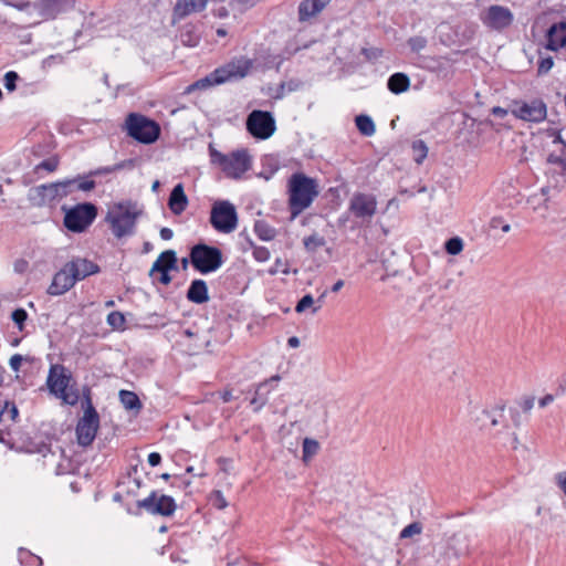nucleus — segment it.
Returning <instances> with one entry per match:
<instances>
[{"label":"nucleus","mask_w":566,"mask_h":566,"mask_svg":"<svg viewBox=\"0 0 566 566\" xmlns=\"http://www.w3.org/2000/svg\"><path fill=\"white\" fill-rule=\"evenodd\" d=\"M553 146L554 148L548 151L546 158L549 167L547 174L552 176L551 178H554L555 175L560 176L562 181L556 179L553 184L549 180L547 186L542 187L538 192L527 198L530 208L543 219L548 218L549 210L556 203L558 193L566 180V144H553Z\"/></svg>","instance_id":"nucleus-1"},{"label":"nucleus","mask_w":566,"mask_h":566,"mask_svg":"<svg viewBox=\"0 0 566 566\" xmlns=\"http://www.w3.org/2000/svg\"><path fill=\"white\" fill-rule=\"evenodd\" d=\"M289 206L292 217L295 218L307 209L319 195V185L316 179L303 172L293 174L287 182Z\"/></svg>","instance_id":"nucleus-2"},{"label":"nucleus","mask_w":566,"mask_h":566,"mask_svg":"<svg viewBox=\"0 0 566 566\" xmlns=\"http://www.w3.org/2000/svg\"><path fill=\"white\" fill-rule=\"evenodd\" d=\"M139 214L140 211L136 203L132 201L117 202L108 207L106 221L109 223L113 234L120 239L134 234Z\"/></svg>","instance_id":"nucleus-3"},{"label":"nucleus","mask_w":566,"mask_h":566,"mask_svg":"<svg viewBox=\"0 0 566 566\" xmlns=\"http://www.w3.org/2000/svg\"><path fill=\"white\" fill-rule=\"evenodd\" d=\"M75 179H65L32 187L28 192V198L33 206L51 205L71 195L75 190Z\"/></svg>","instance_id":"nucleus-4"},{"label":"nucleus","mask_w":566,"mask_h":566,"mask_svg":"<svg viewBox=\"0 0 566 566\" xmlns=\"http://www.w3.org/2000/svg\"><path fill=\"white\" fill-rule=\"evenodd\" d=\"M71 375L63 365H52L48 376V387L65 405L74 406L80 399L78 390L70 386Z\"/></svg>","instance_id":"nucleus-5"},{"label":"nucleus","mask_w":566,"mask_h":566,"mask_svg":"<svg viewBox=\"0 0 566 566\" xmlns=\"http://www.w3.org/2000/svg\"><path fill=\"white\" fill-rule=\"evenodd\" d=\"M251 69V61L244 57L234 60L227 65L217 69L202 80L196 82L192 88H205L211 85L221 84L230 80L244 77Z\"/></svg>","instance_id":"nucleus-6"},{"label":"nucleus","mask_w":566,"mask_h":566,"mask_svg":"<svg viewBox=\"0 0 566 566\" xmlns=\"http://www.w3.org/2000/svg\"><path fill=\"white\" fill-rule=\"evenodd\" d=\"M210 156L212 163L218 164L230 178L238 179L251 168V156L247 149L223 155L210 147Z\"/></svg>","instance_id":"nucleus-7"},{"label":"nucleus","mask_w":566,"mask_h":566,"mask_svg":"<svg viewBox=\"0 0 566 566\" xmlns=\"http://www.w3.org/2000/svg\"><path fill=\"white\" fill-rule=\"evenodd\" d=\"M125 129L137 142H156L160 135L158 123L137 113H130L126 117Z\"/></svg>","instance_id":"nucleus-8"},{"label":"nucleus","mask_w":566,"mask_h":566,"mask_svg":"<svg viewBox=\"0 0 566 566\" xmlns=\"http://www.w3.org/2000/svg\"><path fill=\"white\" fill-rule=\"evenodd\" d=\"M85 405L84 415L76 426L77 442L82 447L92 444L99 427L98 413L93 407L88 395L85 397Z\"/></svg>","instance_id":"nucleus-9"},{"label":"nucleus","mask_w":566,"mask_h":566,"mask_svg":"<svg viewBox=\"0 0 566 566\" xmlns=\"http://www.w3.org/2000/svg\"><path fill=\"white\" fill-rule=\"evenodd\" d=\"M210 222L219 232H233L238 226V213L235 207L227 200L216 201L211 209Z\"/></svg>","instance_id":"nucleus-10"},{"label":"nucleus","mask_w":566,"mask_h":566,"mask_svg":"<svg viewBox=\"0 0 566 566\" xmlns=\"http://www.w3.org/2000/svg\"><path fill=\"white\" fill-rule=\"evenodd\" d=\"M191 263L201 273L217 271L222 265V253L219 249L206 244H198L191 249Z\"/></svg>","instance_id":"nucleus-11"},{"label":"nucleus","mask_w":566,"mask_h":566,"mask_svg":"<svg viewBox=\"0 0 566 566\" xmlns=\"http://www.w3.org/2000/svg\"><path fill=\"white\" fill-rule=\"evenodd\" d=\"M96 213V207L92 203L77 205L66 210L64 226L73 232H82L94 221Z\"/></svg>","instance_id":"nucleus-12"},{"label":"nucleus","mask_w":566,"mask_h":566,"mask_svg":"<svg viewBox=\"0 0 566 566\" xmlns=\"http://www.w3.org/2000/svg\"><path fill=\"white\" fill-rule=\"evenodd\" d=\"M348 211L361 223H369L377 211V200L369 193H355L349 200Z\"/></svg>","instance_id":"nucleus-13"},{"label":"nucleus","mask_w":566,"mask_h":566,"mask_svg":"<svg viewBox=\"0 0 566 566\" xmlns=\"http://www.w3.org/2000/svg\"><path fill=\"white\" fill-rule=\"evenodd\" d=\"M249 132L256 138H269L274 129L275 123L272 115L268 112L254 111L247 120Z\"/></svg>","instance_id":"nucleus-14"},{"label":"nucleus","mask_w":566,"mask_h":566,"mask_svg":"<svg viewBox=\"0 0 566 566\" xmlns=\"http://www.w3.org/2000/svg\"><path fill=\"white\" fill-rule=\"evenodd\" d=\"M138 506L145 509L151 514H158L163 516H170L176 511V503L171 496H157L156 492H153L149 496L139 501Z\"/></svg>","instance_id":"nucleus-15"},{"label":"nucleus","mask_w":566,"mask_h":566,"mask_svg":"<svg viewBox=\"0 0 566 566\" xmlns=\"http://www.w3.org/2000/svg\"><path fill=\"white\" fill-rule=\"evenodd\" d=\"M481 20L488 28L502 30L512 23L513 14L505 7L491 6L481 13Z\"/></svg>","instance_id":"nucleus-16"},{"label":"nucleus","mask_w":566,"mask_h":566,"mask_svg":"<svg viewBox=\"0 0 566 566\" xmlns=\"http://www.w3.org/2000/svg\"><path fill=\"white\" fill-rule=\"evenodd\" d=\"M546 116V106L543 102L535 101L531 104H518L514 103L512 105V118L524 119L531 122H538L544 119Z\"/></svg>","instance_id":"nucleus-17"},{"label":"nucleus","mask_w":566,"mask_h":566,"mask_svg":"<svg viewBox=\"0 0 566 566\" xmlns=\"http://www.w3.org/2000/svg\"><path fill=\"white\" fill-rule=\"evenodd\" d=\"M177 263L176 253L172 250L164 251L159 254L157 260L154 262L149 275L155 276L156 273H159L160 276L158 281L164 284L168 285L171 282V277L169 275V270L175 269Z\"/></svg>","instance_id":"nucleus-18"},{"label":"nucleus","mask_w":566,"mask_h":566,"mask_svg":"<svg viewBox=\"0 0 566 566\" xmlns=\"http://www.w3.org/2000/svg\"><path fill=\"white\" fill-rule=\"evenodd\" d=\"M77 281L73 277L71 271H67V264L54 274L52 283L48 289V293L53 296L62 295L70 291Z\"/></svg>","instance_id":"nucleus-19"},{"label":"nucleus","mask_w":566,"mask_h":566,"mask_svg":"<svg viewBox=\"0 0 566 566\" xmlns=\"http://www.w3.org/2000/svg\"><path fill=\"white\" fill-rule=\"evenodd\" d=\"M66 264L67 271L72 272L76 281H82L99 272V266L85 258H73Z\"/></svg>","instance_id":"nucleus-20"},{"label":"nucleus","mask_w":566,"mask_h":566,"mask_svg":"<svg viewBox=\"0 0 566 566\" xmlns=\"http://www.w3.org/2000/svg\"><path fill=\"white\" fill-rule=\"evenodd\" d=\"M547 44L546 48L551 51H557L566 46V22H558L553 24L547 30Z\"/></svg>","instance_id":"nucleus-21"},{"label":"nucleus","mask_w":566,"mask_h":566,"mask_svg":"<svg viewBox=\"0 0 566 566\" xmlns=\"http://www.w3.org/2000/svg\"><path fill=\"white\" fill-rule=\"evenodd\" d=\"M331 0H302L298 6V20L306 22L315 18Z\"/></svg>","instance_id":"nucleus-22"},{"label":"nucleus","mask_w":566,"mask_h":566,"mask_svg":"<svg viewBox=\"0 0 566 566\" xmlns=\"http://www.w3.org/2000/svg\"><path fill=\"white\" fill-rule=\"evenodd\" d=\"M168 206L172 213L175 214H180L186 210L188 206V198L184 191V186L181 184L176 185L175 188L172 189L169 197Z\"/></svg>","instance_id":"nucleus-23"},{"label":"nucleus","mask_w":566,"mask_h":566,"mask_svg":"<svg viewBox=\"0 0 566 566\" xmlns=\"http://www.w3.org/2000/svg\"><path fill=\"white\" fill-rule=\"evenodd\" d=\"M187 297L196 304H202L209 300L208 287L203 280H195L191 282Z\"/></svg>","instance_id":"nucleus-24"},{"label":"nucleus","mask_w":566,"mask_h":566,"mask_svg":"<svg viewBox=\"0 0 566 566\" xmlns=\"http://www.w3.org/2000/svg\"><path fill=\"white\" fill-rule=\"evenodd\" d=\"M208 0H180L175 7V13L184 18L193 12L202 11L207 6Z\"/></svg>","instance_id":"nucleus-25"},{"label":"nucleus","mask_w":566,"mask_h":566,"mask_svg":"<svg viewBox=\"0 0 566 566\" xmlns=\"http://www.w3.org/2000/svg\"><path fill=\"white\" fill-rule=\"evenodd\" d=\"M410 81L405 73H395L388 80V88L395 94L408 91Z\"/></svg>","instance_id":"nucleus-26"},{"label":"nucleus","mask_w":566,"mask_h":566,"mask_svg":"<svg viewBox=\"0 0 566 566\" xmlns=\"http://www.w3.org/2000/svg\"><path fill=\"white\" fill-rule=\"evenodd\" d=\"M494 119L491 120L492 125L497 126H510L511 122L514 120L512 118V107L503 108V107H493L491 111Z\"/></svg>","instance_id":"nucleus-27"},{"label":"nucleus","mask_w":566,"mask_h":566,"mask_svg":"<svg viewBox=\"0 0 566 566\" xmlns=\"http://www.w3.org/2000/svg\"><path fill=\"white\" fill-rule=\"evenodd\" d=\"M119 399H120V402L123 403V406L125 407V409H127V410L138 411L142 409L140 400H139L138 396L133 391L120 390Z\"/></svg>","instance_id":"nucleus-28"},{"label":"nucleus","mask_w":566,"mask_h":566,"mask_svg":"<svg viewBox=\"0 0 566 566\" xmlns=\"http://www.w3.org/2000/svg\"><path fill=\"white\" fill-rule=\"evenodd\" d=\"M256 235L263 241H271L275 238L276 231L264 221H256L254 224Z\"/></svg>","instance_id":"nucleus-29"},{"label":"nucleus","mask_w":566,"mask_h":566,"mask_svg":"<svg viewBox=\"0 0 566 566\" xmlns=\"http://www.w3.org/2000/svg\"><path fill=\"white\" fill-rule=\"evenodd\" d=\"M60 165V158L56 155H53L44 160H42L40 164H38L34 167V174L39 175L42 170L46 171L48 174L54 172Z\"/></svg>","instance_id":"nucleus-30"},{"label":"nucleus","mask_w":566,"mask_h":566,"mask_svg":"<svg viewBox=\"0 0 566 566\" xmlns=\"http://www.w3.org/2000/svg\"><path fill=\"white\" fill-rule=\"evenodd\" d=\"M356 126L365 136H371L375 132V124L367 115H359L356 117Z\"/></svg>","instance_id":"nucleus-31"},{"label":"nucleus","mask_w":566,"mask_h":566,"mask_svg":"<svg viewBox=\"0 0 566 566\" xmlns=\"http://www.w3.org/2000/svg\"><path fill=\"white\" fill-rule=\"evenodd\" d=\"M304 247L307 252H316L319 248L324 247L326 241L323 237L314 233L310 237L304 238L303 240Z\"/></svg>","instance_id":"nucleus-32"},{"label":"nucleus","mask_w":566,"mask_h":566,"mask_svg":"<svg viewBox=\"0 0 566 566\" xmlns=\"http://www.w3.org/2000/svg\"><path fill=\"white\" fill-rule=\"evenodd\" d=\"M319 450V444L316 440L305 438L303 441V461L308 462Z\"/></svg>","instance_id":"nucleus-33"},{"label":"nucleus","mask_w":566,"mask_h":566,"mask_svg":"<svg viewBox=\"0 0 566 566\" xmlns=\"http://www.w3.org/2000/svg\"><path fill=\"white\" fill-rule=\"evenodd\" d=\"M107 323L114 329H124L126 319L123 313L115 311L107 315Z\"/></svg>","instance_id":"nucleus-34"},{"label":"nucleus","mask_w":566,"mask_h":566,"mask_svg":"<svg viewBox=\"0 0 566 566\" xmlns=\"http://www.w3.org/2000/svg\"><path fill=\"white\" fill-rule=\"evenodd\" d=\"M410 153L417 164H421L428 155L426 144H410Z\"/></svg>","instance_id":"nucleus-35"},{"label":"nucleus","mask_w":566,"mask_h":566,"mask_svg":"<svg viewBox=\"0 0 566 566\" xmlns=\"http://www.w3.org/2000/svg\"><path fill=\"white\" fill-rule=\"evenodd\" d=\"M266 385V381H263L258 385L255 390V396L251 399L250 403L254 406V410L259 411L268 401L266 396L261 394L262 388Z\"/></svg>","instance_id":"nucleus-36"},{"label":"nucleus","mask_w":566,"mask_h":566,"mask_svg":"<svg viewBox=\"0 0 566 566\" xmlns=\"http://www.w3.org/2000/svg\"><path fill=\"white\" fill-rule=\"evenodd\" d=\"M463 250V241L459 237L449 239L446 242V251L451 255H457Z\"/></svg>","instance_id":"nucleus-37"},{"label":"nucleus","mask_w":566,"mask_h":566,"mask_svg":"<svg viewBox=\"0 0 566 566\" xmlns=\"http://www.w3.org/2000/svg\"><path fill=\"white\" fill-rule=\"evenodd\" d=\"M422 531V527L420 525V523H411L409 525H407L400 533V537L401 538H408V537H411L413 535H418L420 534Z\"/></svg>","instance_id":"nucleus-38"},{"label":"nucleus","mask_w":566,"mask_h":566,"mask_svg":"<svg viewBox=\"0 0 566 566\" xmlns=\"http://www.w3.org/2000/svg\"><path fill=\"white\" fill-rule=\"evenodd\" d=\"M314 304V298L311 294L304 295L295 306V311L297 313H303L306 308L312 307Z\"/></svg>","instance_id":"nucleus-39"},{"label":"nucleus","mask_w":566,"mask_h":566,"mask_svg":"<svg viewBox=\"0 0 566 566\" xmlns=\"http://www.w3.org/2000/svg\"><path fill=\"white\" fill-rule=\"evenodd\" d=\"M408 44L412 51L420 52L421 50H423L426 48L427 40L423 36L418 35V36L410 38L408 41Z\"/></svg>","instance_id":"nucleus-40"},{"label":"nucleus","mask_w":566,"mask_h":566,"mask_svg":"<svg viewBox=\"0 0 566 566\" xmlns=\"http://www.w3.org/2000/svg\"><path fill=\"white\" fill-rule=\"evenodd\" d=\"M11 317L12 321L18 325L19 329L22 331L23 324L28 317L27 312L23 308H17L13 311Z\"/></svg>","instance_id":"nucleus-41"},{"label":"nucleus","mask_w":566,"mask_h":566,"mask_svg":"<svg viewBox=\"0 0 566 566\" xmlns=\"http://www.w3.org/2000/svg\"><path fill=\"white\" fill-rule=\"evenodd\" d=\"M252 253L259 262H265L270 259V251L265 247H254Z\"/></svg>","instance_id":"nucleus-42"},{"label":"nucleus","mask_w":566,"mask_h":566,"mask_svg":"<svg viewBox=\"0 0 566 566\" xmlns=\"http://www.w3.org/2000/svg\"><path fill=\"white\" fill-rule=\"evenodd\" d=\"M76 180L75 190L91 191L95 188V181L90 179L74 178Z\"/></svg>","instance_id":"nucleus-43"},{"label":"nucleus","mask_w":566,"mask_h":566,"mask_svg":"<svg viewBox=\"0 0 566 566\" xmlns=\"http://www.w3.org/2000/svg\"><path fill=\"white\" fill-rule=\"evenodd\" d=\"M211 501L213 506H216L219 510L226 509L228 506V503L220 491L213 492Z\"/></svg>","instance_id":"nucleus-44"},{"label":"nucleus","mask_w":566,"mask_h":566,"mask_svg":"<svg viewBox=\"0 0 566 566\" xmlns=\"http://www.w3.org/2000/svg\"><path fill=\"white\" fill-rule=\"evenodd\" d=\"M501 228L503 232L507 233L511 230V226L509 223H503V220L501 218H492L490 221V228L491 229H497Z\"/></svg>","instance_id":"nucleus-45"},{"label":"nucleus","mask_w":566,"mask_h":566,"mask_svg":"<svg viewBox=\"0 0 566 566\" xmlns=\"http://www.w3.org/2000/svg\"><path fill=\"white\" fill-rule=\"evenodd\" d=\"M18 80V74L15 72H8L4 75V85L9 91H13L15 88V81Z\"/></svg>","instance_id":"nucleus-46"},{"label":"nucleus","mask_w":566,"mask_h":566,"mask_svg":"<svg viewBox=\"0 0 566 566\" xmlns=\"http://www.w3.org/2000/svg\"><path fill=\"white\" fill-rule=\"evenodd\" d=\"M554 65V61L552 57L543 59L538 64V74L547 73Z\"/></svg>","instance_id":"nucleus-47"},{"label":"nucleus","mask_w":566,"mask_h":566,"mask_svg":"<svg viewBox=\"0 0 566 566\" xmlns=\"http://www.w3.org/2000/svg\"><path fill=\"white\" fill-rule=\"evenodd\" d=\"M23 359H24L23 356L20 354H15V355L11 356V358L9 360L10 368L13 371L18 373L20 370Z\"/></svg>","instance_id":"nucleus-48"},{"label":"nucleus","mask_w":566,"mask_h":566,"mask_svg":"<svg viewBox=\"0 0 566 566\" xmlns=\"http://www.w3.org/2000/svg\"><path fill=\"white\" fill-rule=\"evenodd\" d=\"M555 481H556L557 486L562 490V492L566 496V471L557 473L555 476Z\"/></svg>","instance_id":"nucleus-49"},{"label":"nucleus","mask_w":566,"mask_h":566,"mask_svg":"<svg viewBox=\"0 0 566 566\" xmlns=\"http://www.w3.org/2000/svg\"><path fill=\"white\" fill-rule=\"evenodd\" d=\"M534 397H526L524 398L520 405H521V408L524 412H528L532 410V408L534 407Z\"/></svg>","instance_id":"nucleus-50"},{"label":"nucleus","mask_w":566,"mask_h":566,"mask_svg":"<svg viewBox=\"0 0 566 566\" xmlns=\"http://www.w3.org/2000/svg\"><path fill=\"white\" fill-rule=\"evenodd\" d=\"M449 548L451 551H453V554H454L455 557H459V556L464 555V554H469V546L468 545H465L464 547H458L455 545H451L450 544Z\"/></svg>","instance_id":"nucleus-51"},{"label":"nucleus","mask_w":566,"mask_h":566,"mask_svg":"<svg viewBox=\"0 0 566 566\" xmlns=\"http://www.w3.org/2000/svg\"><path fill=\"white\" fill-rule=\"evenodd\" d=\"M160 462H161V455L158 452H151L148 455V463L151 467H156V465L160 464Z\"/></svg>","instance_id":"nucleus-52"},{"label":"nucleus","mask_w":566,"mask_h":566,"mask_svg":"<svg viewBox=\"0 0 566 566\" xmlns=\"http://www.w3.org/2000/svg\"><path fill=\"white\" fill-rule=\"evenodd\" d=\"M554 401V396L548 394L546 396H544L539 401H538V405L539 407L544 408L546 406H548L549 403H552Z\"/></svg>","instance_id":"nucleus-53"},{"label":"nucleus","mask_w":566,"mask_h":566,"mask_svg":"<svg viewBox=\"0 0 566 566\" xmlns=\"http://www.w3.org/2000/svg\"><path fill=\"white\" fill-rule=\"evenodd\" d=\"M172 235H174V232H172V230H171V229H169V228H163V229L160 230V238H161L163 240H170V239L172 238Z\"/></svg>","instance_id":"nucleus-54"},{"label":"nucleus","mask_w":566,"mask_h":566,"mask_svg":"<svg viewBox=\"0 0 566 566\" xmlns=\"http://www.w3.org/2000/svg\"><path fill=\"white\" fill-rule=\"evenodd\" d=\"M28 266V263L24 260H19L14 263V270L17 272H23Z\"/></svg>","instance_id":"nucleus-55"},{"label":"nucleus","mask_w":566,"mask_h":566,"mask_svg":"<svg viewBox=\"0 0 566 566\" xmlns=\"http://www.w3.org/2000/svg\"><path fill=\"white\" fill-rule=\"evenodd\" d=\"M287 344L292 348H296L300 346V339L296 336H292L289 338Z\"/></svg>","instance_id":"nucleus-56"},{"label":"nucleus","mask_w":566,"mask_h":566,"mask_svg":"<svg viewBox=\"0 0 566 566\" xmlns=\"http://www.w3.org/2000/svg\"><path fill=\"white\" fill-rule=\"evenodd\" d=\"M344 286V281L343 280H338L337 282L334 283V285L332 286V292L336 293L338 292L342 287Z\"/></svg>","instance_id":"nucleus-57"},{"label":"nucleus","mask_w":566,"mask_h":566,"mask_svg":"<svg viewBox=\"0 0 566 566\" xmlns=\"http://www.w3.org/2000/svg\"><path fill=\"white\" fill-rule=\"evenodd\" d=\"M8 412L10 413L11 420H15V418L18 417V409L14 405L10 407Z\"/></svg>","instance_id":"nucleus-58"},{"label":"nucleus","mask_w":566,"mask_h":566,"mask_svg":"<svg viewBox=\"0 0 566 566\" xmlns=\"http://www.w3.org/2000/svg\"><path fill=\"white\" fill-rule=\"evenodd\" d=\"M221 397H222V400H223L224 402H229V401H231V400H232V398H233V396H232V392H231V391H224V392L222 394V396H221Z\"/></svg>","instance_id":"nucleus-59"},{"label":"nucleus","mask_w":566,"mask_h":566,"mask_svg":"<svg viewBox=\"0 0 566 566\" xmlns=\"http://www.w3.org/2000/svg\"><path fill=\"white\" fill-rule=\"evenodd\" d=\"M159 187H160V182H159V180H155V181L153 182V185H151V190H153L154 192H157V191H158V189H159Z\"/></svg>","instance_id":"nucleus-60"},{"label":"nucleus","mask_w":566,"mask_h":566,"mask_svg":"<svg viewBox=\"0 0 566 566\" xmlns=\"http://www.w3.org/2000/svg\"><path fill=\"white\" fill-rule=\"evenodd\" d=\"M280 379H281V377L279 375H274L269 380H265V381L268 384L269 381H280Z\"/></svg>","instance_id":"nucleus-61"},{"label":"nucleus","mask_w":566,"mask_h":566,"mask_svg":"<svg viewBox=\"0 0 566 566\" xmlns=\"http://www.w3.org/2000/svg\"><path fill=\"white\" fill-rule=\"evenodd\" d=\"M184 334L188 337H192L195 335L190 329H186Z\"/></svg>","instance_id":"nucleus-62"},{"label":"nucleus","mask_w":566,"mask_h":566,"mask_svg":"<svg viewBox=\"0 0 566 566\" xmlns=\"http://www.w3.org/2000/svg\"><path fill=\"white\" fill-rule=\"evenodd\" d=\"M517 444H518V440H517V437L514 436L513 438V448L516 449L517 448Z\"/></svg>","instance_id":"nucleus-63"},{"label":"nucleus","mask_w":566,"mask_h":566,"mask_svg":"<svg viewBox=\"0 0 566 566\" xmlns=\"http://www.w3.org/2000/svg\"><path fill=\"white\" fill-rule=\"evenodd\" d=\"M326 296V291L322 293V295L318 297V302H322L324 297Z\"/></svg>","instance_id":"nucleus-64"}]
</instances>
